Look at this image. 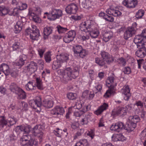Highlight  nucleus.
Instances as JSON below:
<instances>
[{"label": "nucleus", "instance_id": "obj_1", "mask_svg": "<svg viewBox=\"0 0 146 146\" xmlns=\"http://www.w3.org/2000/svg\"><path fill=\"white\" fill-rule=\"evenodd\" d=\"M79 71L78 67H75L72 69L70 67L66 68L64 72L63 76V82L67 83L69 81L74 79L79 75Z\"/></svg>", "mask_w": 146, "mask_h": 146}, {"label": "nucleus", "instance_id": "obj_2", "mask_svg": "<svg viewBox=\"0 0 146 146\" xmlns=\"http://www.w3.org/2000/svg\"><path fill=\"white\" fill-rule=\"evenodd\" d=\"M106 85L109 88L104 95L106 98H109L115 92L114 87L117 85L116 79L113 76H109L106 80Z\"/></svg>", "mask_w": 146, "mask_h": 146}, {"label": "nucleus", "instance_id": "obj_3", "mask_svg": "<svg viewBox=\"0 0 146 146\" xmlns=\"http://www.w3.org/2000/svg\"><path fill=\"white\" fill-rule=\"evenodd\" d=\"M69 55L66 53H61L56 56V60L53 62L52 68L53 70H56L60 68L62 64L67 62L69 60Z\"/></svg>", "mask_w": 146, "mask_h": 146}, {"label": "nucleus", "instance_id": "obj_4", "mask_svg": "<svg viewBox=\"0 0 146 146\" xmlns=\"http://www.w3.org/2000/svg\"><path fill=\"white\" fill-rule=\"evenodd\" d=\"M20 142L22 146H36L38 142L32 139L31 136L29 135H24L20 139Z\"/></svg>", "mask_w": 146, "mask_h": 146}, {"label": "nucleus", "instance_id": "obj_5", "mask_svg": "<svg viewBox=\"0 0 146 146\" xmlns=\"http://www.w3.org/2000/svg\"><path fill=\"white\" fill-rule=\"evenodd\" d=\"M26 35H29L31 39L35 40L38 39L40 36L39 30L36 26L32 25L31 28H28L25 31Z\"/></svg>", "mask_w": 146, "mask_h": 146}, {"label": "nucleus", "instance_id": "obj_6", "mask_svg": "<svg viewBox=\"0 0 146 146\" xmlns=\"http://www.w3.org/2000/svg\"><path fill=\"white\" fill-rule=\"evenodd\" d=\"M73 50L74 54H76L80 57L84 58L88 54L87 51L83 49L82 46L79 45H75L73 46Z\"/></svg>", "mask_w": 146, "mask_h": 146}, {"label": "nucleus", "instance_id": "obj_7", "mask_svg": "<svg viewBox=\"0 0 146 146\" xmlns=\"http://www.w3.org/2000/svg\"><path fill=\"white\" fill-rule=\"evenodd\" d=\"M42 129L40 125H36L32 129V133L33 135L37 137L41 142L43 137V133L42 131Z\"/></svg>", "mask_w": 146, "mask_h": 146}, {"label": "nucleus", "instance_id": "obj_8", "mask_svg": "<svg viewBox=\"0 0 146 146\" xmlns=\"http://www.w3.org/2000/svg\"><path fill=\"white\" fill-rule=\"evenodd\" d=\"M92 27L91 21L87 20L80 24L79 28L81 31L87 33L90 31V29H91Z\"/></svg>", "mask_w": 146, "mask_h": 146}, {"label": "nucleus", "instance_id": "obj_9", "mask_svg": "<svg viewBox=\"0 0 146 146\" xmlns=\"http://www.w3.org/2000/svg\"><path fill=\"white\" fill-rule=\"evenodd\" d=\"M62 11L59 9H53L51 12L49 16H48V19L50 20H54L58 19L62 15Z\"/></svg>", "mask_w": 146, "mask_h": 146}, {"label": "nucleus", "instance_id": "obj_10", "mask_svg": "<svg viewBox=\"0 0 146 146\" xmlns=\"http://www.w3.org/2000/svg\"><path fill=\"white\" fill-rule=\"evenodd\" d=\"M29 105L33 109H36L38 106H42L41 98L40 96H38L35 100H30L29 102Z\"/></svg>", "mask_w": 146, "mask_h": 146}, {"label": "nucleus", "instance_id": "obj_11", "mask_svg": "<svg viewBox=\"0 0 146 146\" xmlns=\"http://www.w3.org/2000/svg\"><path fill=\"white\" fill-rule=\"evenodd\" d=\"M122 4L126 7L129 8H134L137 4V0H124Z\"/></svg>", "mask_w": 146, "mask_h": 146}, {"label": "nucleus", "instance_id": "obj_12", "mask_svg": "<svg viewBox=\"0 0 146 146\" xmlns=\"http://www.w3.org/2000/svg\"><path fill=\"white\" fill-rule=\"evenodd\" d=\"M78 9V7L76 4L71 3L66 7L65 11L68 14H74L76 13Z\"/></svg>", "mask_w": 146, "mask_h": 146}, {"label": "nucleus", "instance_id": "obj_13", "mask_svg": "<svg viewBox=\"0 0 146 146\" xmlns=\"http://www.w3.org/2000/svg\"><path fill=\"white\" fill-rule=\"evenodd\" d=\"M100 55L102 58L105 60L108 63H110L114 60L113 58L110 56L107 52L104 51H102L100 53Z\"/></svg>", "mask_w": 146, "mask_h": 146}, {"label": "nucleus", "instance_id": "obj_14", "mask_svg": "<svg viewBox=\"0 0 146 146\" xmlns=\"http://www.w3.org/2000/svg\"><path fill=\"white\" fill-rule=\"evenodd\" d=\"M123 123L119 121L113 124L110 128V130L112 131H116L119 132L121 130L123 129Z\"/></svg>", "mask_w": 146, "mask_h": 146}, {"label": "nucleus", "instance_id": "obj_15", "mask_svg": "<svg viewBox=\"0 0 146 146\" xmlns=\"http://www.w3.org/2000/svg\"><path fill=\"white\" fill-rule=\"evenodd\" d=\"M64 112V109L59 106H57L50 111V113L55 116L62 115Z\"/></svg>", "mask_w": 146, "mask_h": 146}, {"label": "nucleus", "instance_id": "obj_16", "mask_svg": "<svg viewBox=\"0 0 146 146\" xmlns=\"http://www.w3.org/2000/svg\"><path fill=\"white\" fill-rule=\"evenodd\" d=\"M122 90V94L123 95L124 99L126 101L129 100L131 96L129 86L127 85L124 86Z\"/></svg>", "mask_w": 146, "mask_h": 146}, {"label": "nucleus", "instance_id": "obj_17", "mask_svg": "<svg viewBox=\"0 0 146 146\" xmlns=\"http://www.w3.org/2000/svg\"><path fill=\"white\" fill-rule=\"evenodd\" d=\"M136 33V31L133 28H127L124 34V38L126 40L134 35Z\"/></svg>", "mask_w": 146, "mask_h": 146}, {"label": "nucleus", "instance_id": "obj_18", "mask_svg": "<svg viewBox=\"0 0 146 146\" xmlns=\"http://www.w3.org/2000/svg\"><path fill=\"white\" fill-rule=\"evenodd\" d=\"M136 126V124L133 123L129 121H127L126 125H125L123 123V129L126 130L129 132L133 131L134 130Z\"/></svg>", "mask_w": 146, "mask_h": 146}, {"label": "nucleus", "instance_id": "obj_19", "mask_svg": "<svg viewBox=\"0 0 146 146\" xmlns=\"http://www.w3.org/2000/svg\"><path fill=\"white\" fill-rule=\"evenodd\" d=\"M27 59V56L24 54L20 56L19 60L15 63L16 66L20 68L24 64Z\"/></svg>", "mask_w": 146, "mask_h": 146}, {"label": "nucleus", "instance_id": "obj_20", "mask_svg": "<svg viewBox=\"0 0 146 146\" xmlns=\"http://www.w3.org/2000/svg\"><path fill=\"white\" fill-rule=\"evenodd\" d=\"M0 71H2L6 76H8L10 74L9 66L5 63H3L0 65Z\"/></svg>", "mask_w": 146, "mask_h": 146}, {"label": "nucleus", "instance_id": "obj_21", "mask_svg": "<svg viewBox=\"0 0 146 146\" xmlns=\"http://www.w3.org/2000/svg\"><path fill=\"white\" fill-rule=\"evenodd\" d=\"M24 23L21 21H18L15 26L14 31L15 33H19L24 26Z\"/></svg>", "mask_w": 146, "mask_h": 146}, {"label": "nucleus", "instance_id": "obj_22", "mask_svg": "<svg viewBox=\"0 0 146 146\" xmlns=\"http://www.w3.org/2000/svg\"><path fill=\"white\" fill-rule=\"evenodd\" d=\"M7 120L3 116H0V130L7 127Z\"/></svg>", "mask_w": 146, "mask_h": 146}, {"label": "nucleus", "instance_id": "obj_23", "mask_svg": "<svg viewBox=\"0 0 146 146\" xmlns=\"http://www.w3.org/2000/svg\"><path fill=\"white\" fill-rule=\"evenodd\" d=\"M108 107V105L106 103H104L95 111V113L97 115L101 114L104 110H106Z\"/></svg>", "mask_w": 146, "mask_h": 146}, {"label": "nucleus", "instance_id": "obj_24", "mask_svg": "<svg viewBox=\"0 0 146 146\" xmlns=\"http://www.w3.org/2000/svg\"><path fill=\"white\" fill-rule=\"evenodd\" d=\"M27 66L30 70V73H32L36 71L37 69V64L33 61L31 62Z\"/></svg>", "mask_w": 146, "mask_h": 146}, {"label": "nucleus", "instance_id": "obj_25", "mask_svg": "<svg viewBox=\"0 0 146 146\" xmlns=\"http://www.w3.org/2000/svg\"><path fill=\"white\" fill-rule=\"evenodd\" d=\"M7 120V127H11L15 124L17 120L16 118L13 115H9V118Z\"/></svg>", "mask_w": 146, "mask_h": 146}, {"label": "nucleus", "instance_id": "obj_26", "mask_svg": "<svg viewBox=\"0 0 146 146\" xmlns=\"http://www.w3.org/2000/svg\"><path fill=\"white\" fill-rule=\"evenodd\" d=\"M90 35L92 38H96L99 35V32L98 30L96 28H93L92 27L91 29H90V31H88Z\"/></svg>", "mask_w": 146, "mask_h": 146}, {"label": "nucleus", "instance_id": "obj_27", "mask_svg": "<svg viewBox=\"0 0 146 146\" xmlns=\"http://www.w3.org/2000/svg\"><path fill=\"white\" fill-rule=\"evenodd\" d=\"M53 104L54 102L51 100H45L42 102V105L47 109L52 108Z\"/></svg>", "mask_w": 146, "mask_h": 146}, {"label": "nucleus", "instance_id": "obj_28", "mask_svg": "<svg viewBox=\"0 0 146 146\" xmlns=\"http://www.w3.org/2000/svg\"><path fill=\"white\" fill-rule=\"evenodd\" d=\"M135 55L138 57L143 58L146 55V48L138 49L135 52Z\"/></svg>", "mask_w": 146, "mask_h": 146}, {"label": "nucleus", "instance_id": "obj_29", "mask_svg": "<svg viewBox=\"0 0 146 146\" xmlns=\"http://www.w3.org/2000/svg\"><path fill=\"white\" fill-rule=\"evenodd\" d=\"M25 88L28 91H33L36 89V84L35 83L33 84V82L29 81L25 85Z\"/></svg>", "mask_w": 146, "mask_h": 146}, {"label": "nucleus", "instance_id": "obj_30", "mask_svg": "<svg viewBox=\"0 0 146 146\" xmlns=\"http://www.w3.org/2000/svg\"><path fill=\"white\" fill-rule=\"evenodd\" d=\"M9 89L11 92L15 94H18L20 88L15 83H13L10 85Z\"/></svg>", "mask_w": 146, "mask_h": 146}, {"label": "nucleus", "instance_id": "obj_31", "mask_svg": "<svg viewBox=\"0 0 146 146\" xmlns=\"http://www.w3.org/2000/svg\"><path fill=\"white\" fill-rule=\"evenodd\" d=\"M103 40L105 42H107L110 40L112 37L113 35L111 33L106 32L103 35Z\"/></svg>", "mask_w": 146, "mask_h": 146}, {"label": "nucleus", "instance_id": "obj_32", "mask_svg": "<svg viewBox=\"0 0 146 146\" xmlns=\"http://www.w3.org/2000/svg\"><path fill=\"white\" fill-rule=\"evenodd\" d=\"M140 119L137 115L130 116L129 117V121L133 123L136 124V123L140 121Z\"/></svg>", "mask_w": 146, "mask_h": 146}, {"label": "nucleus", "instance_id": "obj_33", "mask_svg": "<svg viewBox=\"0 0 146 146\" xmlns=\"http://www.w3.org/2000/svg\"><path fill=\"white\" fill-rule=\"evenodd\" d=\"M52 29L51 27H46L44 28L43 31V33L44 35V38L46 39V37L50 35L52 33Z\"/></svg>", "mask_w": 146, "mask_h": 146}, {"label": "nucleus", "instance_id": "obj_34", "mask_svg": "<svg viewBox=\"0 0 146 146\" xmlns=\"http://www.w3.org/2000/svg\"><path fill=\"white\" fill-rule=\"evenodd\" d=\"M75 146H90V145L86 139H83L77 143Z\"/></svg>", "mask_w": 146, "mask_h": 146}, {"label": "nucleus", "instance_id": "obj_35", "mask_svg": "<svg viewBox=\"0 0 146 146\" xmlns=\"http://www.w3.org/2000/svg\"><path fill=\"white\" fill-rule=\"evenodd\" d=\"M143 42H145L146 43L145 39L141 36V35H137L135 36L134 39V42L135 43H138Z\"/></svg>", "mask_w": 146, "mask_h": 146}, {"label": "nucleus", "instance_id": "obj_36", "mask_svg": "<svg viewBox=\"0 0 146 146\" xmlns=\"http://www.w3.org/2000/svg\"><path fill=\"white\" fill-rule=\"evenodd\" d=\"M36 85L37 88L39 90H43V86L40 78H36Z\"/></svg>", "mask_w": 146, "mask_h": 146}, {"label": "nucleus", "instance_id": "obj_37", "mask_svg": "<svg viewBox=\"0 0 146 146\" xmlns=\"http://www.w3.org/2000/svg\"><path fill=\"white\" fill-rule=\"evenodd\" d=\"M7 9L8 7L0 6V14L1 16H4L7 14Z\"/></svg>", "mask_w": 146, "mask_h": 146}, {"label": "nucleus", "instance_id": "obj_38", "mask_svg": "<svg viewBox=\"0 0 146 146\" xmlns=\"http://www.w3.org/2000/svg\"><path fill=\"white\" fill-rule=\"evenodd\" d=\"M95 60L96 63L100 66H103L105 64L106 61L103 59L100 58L98 57L95 58Z\"/></svg>", "mask_w": 146, "mask_h": 146}, {"label": "nucleus", "instance_id": "obj_39", "mask_svg": "<svg viewBox=\"0 0 146 146\" xmlns=\"http://www.w3.org/2000/svg\"><path fill=\"white\" fill-rule=\"evenodd\" d=\"M84 106V103L81 104L80 102L78 101L77 102H76L75 105L71 108L72 110H73L74 109H77L79 110L82 108Z\"/></svg>", "mask_w": 146, "mask_h": 146}, {"label": "nucleus", "instance_id": "obj_40", "mask_svg": "<svg viewBox=\"0 0 146 146\" xmlns=\"http://www.w3.org/2000/svg\"><path fill=\"white\" fill-rule=\"evenodd\" d=\"M67 98L70 100H75L77 98V94L75 93L70 92L67 94Z\"/></svg>", "mask_w": 146, "mask_h": 146}, {"label": "nucleus", "instance_id": "obj_41", "mask_svg": "<svg viewBox=\"0 0 146 146\" xmlns=\"http://www.w3.org/2000/svg\"><path fill=\"white\" fill-rule=\"evenodd\" d=\"M17 94H18L20 98L25 99L26 98V95L25 92L21 88L18 91V93Z\"/></svg>", "mask_w": 146, "mask_h": 146}, {"label": "nucleus", "instance_id": "obj_42", "mask_svg": "<svg viewBox=\"0 0 146 146\" xmlns=\"http://www.w3.org/2000/svg\"><path fill=\"white\" fill-rule=\"evenodd\" d=\"M44 58L46 62L49 63L51 60V54L49 52H47L44 54Z\"/></svg>", "mask_w": 146, "mask_h": 146}, {"label": "nucleus", "instance_id": "obj_43", "mask_svg": "<svg viewBox=\"0 0 146 146\" xmlns=\"http://www.w3.org/2000/svg\"><path fill=\"white\" fill-rule=\"evenodd\" d=\"M30 19L36 23H40L41 22V19L36 14L31 17Z\"/></svg>", "mask_w": 146, "mask_h": 146}, {"label": "nucleus", "instance_id": "obj_44", "mask_svg": "<svg viewBox=\"0 0 146 146\" xmlns=\"http://www.w3.org/2000/svg\"><path fill=\"white\" fill-rule=\"evenodd\" d=\"M21 47L20 42H14L12 45V47L13 50H18Z\"/></svg>", "mask_w": 146, "mask_h": 146}, {"label": "nucleus", "instance_id": "obj_45", "mask_svg": "<svg viewBox=\"0 0 146 146\" xmlns=\"http://www.w3.org/2000/svg\"><path fill=\"white\" fill-rule=\"evenodd\" d=\"M22 125V131L26 133H28L30 131L31 129V126L29 125L27 126Z\"/></svg>", "mask_w": 146, "mask_h": 146}, {"label": "nucleus", "instance_id": "obj_46", "mask_svg": "<svg viewBox=\"0 0 146 146\" xmlns=\"http://www.w3.org/2000/svg\"><path fill=\"white\" fill-rule=\"evenodd\" d=\"M145 12L143 10L140 9L136 13V17L138 19L141 18L144 15Z\"/></svg>", "mask_w": 146, "mask_h": 146}, {"label": "nucleus", "instance_id": "obj_47", "mask_svg": "<svg viewBox=\"0 0 146 146\" xmlns=\"http://www.w3.org/2000/svg\"><path fill=\"white\" fill-rule=\"evenodd\" d=\"M57 28L58 31L59 33H64L68 30L67 28L62 27L60 25H58L57 27Z\"/></svg>", "mask_w": 146, "mask_h": 146}, {"label": "nucleus", "instance_id": "obj_48", "mask_svg": "<svg viewBox=\"0 0 146 146\" xmlns=\"http://www.w3.org/2000/svg\"><path fill=\"white\" fill-rule=\"evenodd\" d=\"M63 40L66 43H69L73 40V39L67 34L64 37Z\"/></svg>", "mask_w": 146, "mask_h": 146}, {"label": "nucleus", "instance_id": "obj_49", "mask_svg": "<svg viewBox=\"0 0 146 146\" xmlns=\"http://www.w3.org/2000/svg\"><path fill=\"white\" fill-rule=\"evenodd\" d=\"M79 4L82 7L87 9L88 6L87 5L85 0H79Z\"/></svg>", "mask_w": 146, "mask_h": 146}, {"label": "nucleus", "instance_id": "obj_50", "mask_svg": "<svg viewBox=\"0 0 146 146\" xmlns=\"http://www.w3.org/2000/svg\"><path fill=\"white\" fill-rule=\"evenodd\" d=\"M21 11L19 8H15L13 9V14L14 16H19V14Z\"/></svg>", "mask_w": 146, "mask_h": 146}, {"label": "nucleus", "instance_id": "obj_51", "mask_svg": "<svg viewBox=\"0 0 146 146\" xmlns=\"http://www.w3.org/2000/svg\"><path fill=\"white\" fill-rule=\"evenodd\" d=\"M10 73L12 77L15 78L18 76V71L15 69L10 71Z\"/></svg>", "mask_w": 146, "mask_h": 146}, {"label": "nucleus", "instance_id": "obj_52", "mask_svg": "<svg viewBox=\"0 0 146 146\" xmlns=\"http://www.w3.org/2000/svg\"><path fill=\"white\" fill-rule=\"evenodd\" d=\"M90 105H85L84 104V106H83V107L82 108V110H80L83 113L89 110L90 109Z\"/></svg>", "mask_w": 146, "mask_h": 146}, {"label": "nucleus", "instance_id": "obj_53", "mask_svg": "<svg viewBox=\"0 0 146 146\" xmlns=\"http://www.w3.org/2000/svg\"><path fill=\"white\" fill-rule=\"evenodd\" d=\"M104 19L107 21L110 22H113L114 21V20L113 17L110 16L108 15L107 14L105 16Z\"/></svg>", "mask_w": 146, "mask_h": 146}, {"label": "nucleus", "instance_id": "obj_54", "mask_svg": "<svg viewBox=\"0 0 146 146\" xmlns=\"http://www.w3.org/2000/svg\"><path fill=\"white\" fill-rule=\"evenodd\" d=\"M118 62L122 66H124L126 64V60L123 57H121L118 59Z\"/></svg>", "mask_w": 146, "mask_h": 146}, {"label": "nucleus", "instance_id": "obj_55", "mask_svg": "<svg viewBox=\"0 0 146 146\" xmlns=\"http://www.w3.org/2000/svg\"><path fill=\"white\" fill-rule=\"evenodd\" d=\"M22 125L17 126L14 129L13 131L14 132H15L18 135L20 131H22Z\"/></svg>", "mask_w": 146, "mask_h": 146}, {"label": "nucleus", "instance_id": "obj_56", "mask_svg": "<svg viewBox=\"0 0 146 146\" xmlns=\"http://www.w3.org/2000/svg\"><path fill=\"white\" fill-rule=\"evenodd\" d=\"M71 38H72L73 40L75 36L76 35V33L74 30H71L69 31L67 33Z\"/></svg>", "mask_w": 146, "mask_h": 146}, {"label": "nucleus", "instance_id": "obj_57", "mask_svg": "<svg viewBox=\"0 0 146 146\" xmlns=\"http://www.w3.org/2000/svg\"><path fill=\"white\" fill-rule=\"evenodd\" d=\"M120 108H118L117 109H114L113 111L112 114L114 115H117L120 114Z\"/></svg>", "mask_w": 146, "mask_h": 146}, {"label": "nucleus", "instance_id": "obj_58", "mask_svg": "<svg viewBox=\"0 0 146 146\" xmlns=\"http://www.w3.org/2000/svg\"><path fill=\"white\" fill-rule=\"evenodd\" d=\"M144 43H145V42H139L138 43H136L137 48H138L139 49H142L143 48H145V47Z\"/></svg>", "mask_w": 146, "mask_h": 146}, {"label": "nucleus", "instance_id": "obj_59", "mask_svg": "<svg viewBox=\"0 0 146 146\" xmlns=\"http://www.w3.org/2000/svg\"><path fill=\"white\" fill-rule=\"evenodd\" d=\"M123 72L125 74H129L131 72V70L129 67L124 68L123 69Z\"/></svg>", "mask_w": 146, "mask_h": 146}, {"label": "nucleus", "instance_id": "obj_60", "mask_svg": "<svg viewBox=\"0 0 146 146\" xmlns=\"http://www.w3.org/2000/svg\"><path fill=\"white\" fill-rule=\"evenodd\" d=\"M18 135L17 133H16L15 132H14V131H13L12 134H11L9 136L11 138L10 140H14L16 139Z\"/></svg>", "mask_w": 146, "mask_h": 146}, {"label": "nucleus", "instance_id": "obj_61", "mask_svg": "<svg viewBox=\"0 0 146 146\" xmlns=\"http://www.w3.org/2000/svg\"><path fill=\"white\" fill-rule=\"evenodd\" d=\"M45 52L44 49L39 48L38 50V53L40 58L43 57V54Z\"/></svg>", "mask_w": 146, "mask_h": 146}, {"label": "nucleus", "instance_id": "obj_62", "mask_svg": "<svg viewBox=\"0 0 146 146\" xmlns=\"http://www.w3.org/2000/svg\"><path fill=\"white\" fill-rule=\"evenodd\" d=\"M27 5L25 3H22L21 6H19V9L20 10H23L27 8Z\"/></svg>", "mask_w": 146, "mask_h": 146}, {"label": "nucleus", "instance_id": "obj_63", "mask_svg": "<svg viewBox=\"0 0 146 146\" xmlns=\"http://www.w3.org/2000/svg\"><path fill=\"white\" fill-rule=\"evenodd\" d=\"M79 125V124L77 123H73L71 124V127L72 129H75L78 128Z\"/></svg>", "mask_w": 146, "mask_h": 146}, {"label": "nucleus", "instance_id": "obj_64", "mask_svg": "<svg viewBox=\"0 0 146 146\" xmlns=\"http://www.w3.org/2000/svg\"><path fill=\"white\" fill-rule=\"evenodd\" d=\"M87 135L90 137L92 139L94 137V133L93 130H91L90 131H89L87 133Z\"/></svg>", "mask_w": 146, "mask_h": 146}]
</instances>
